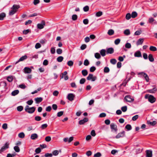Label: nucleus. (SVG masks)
<instances>
[{"label": "nucleus", "mask_w": 157, "mask_h": 157, "mask_svg": "<svg viewBox=\"0 0 157 157\" xmlns=\"http://www.w3.org/2000/svg\"><path fill=\"white\" fill-rule=\"evenodd\" d=\"M41 151V149L40 148L38 147L36 148L35 150V151L36 154L40 153Z\"/></svg>", "instance_id": "e2e57ef3"}, {"label": "nucleus", "mask_w": 157, "mask_h": 157, "mask_svg": "<svg viewBox=\"0 0 157 157\" xmlns=\"http://www.w3.org/2000/svg\"><path fill=\"white\" fill-rule=\"evenodd\" d=\"M27 56L26 55H25L21 57L15 63V64H16L26 59L27 58Z\"/></svg>", "instance_id": "4468645a"}, {"label": "nucleus", "mask_w": 157, "mask_h": 157, "mask_svg": "<svg viewBox=\"0 0 157 157\" xmlns=\"http://www.w3.org/2000/svg\"><path fill=\"white\" fill-rule=\"evenodd\" d=\"M44 156L45 157H52V153H47L45 154Z\"/></svg>", "instance_id": "4d7b16f0"}, {"label": "nucleus", "mask_w": 157, "mask_h": 157, "mask_svg": "<svg viewBox=\"0 0 157 157\" xmlns=\"http://www.w3.org/2000/svg\"><path fill=\"white\" fill-rule=\"evenodd\" d=\"M148 100L150 102L153 103L156 101V98L153 96L151 95L148 97Z\"/></svg>", "instance_id": "20e7f679"}, {"label": "nucleus", "mask_w": 157, "mask_h": 157, "mask_svg": "<svg viewBox=\"0 0 157 157\" xmlns=\"http://www.w3.org/2000/svg\"><path fill=\"white\" fill-rule=\"evenodd\" d=\"M146 157H152V151L150 150H147L146 151Z\"/></svg>", "instance_id": "9d476101"}, {"label": "nucleus", "mask_w": 157, "mask_h": 157, "mask_svg": "<svg viewBox=\"0 0 157 157\" xmlns=\"http://www.w3.org/2000/svg\"><path fill=\"white\" fill-rule=\"evenodd\" d=\"M110 128L112 130V131L114 130L115 132H117V126L116 124L114 123H111L110 125Z\"/></svg>", "instance_id": "423d86ee"}, {"label": "nucleus", "mask_w": 157, "mask_h": 157, "mask_svg": "<svg viewBox=\"0 0 157 157\" xmlns=\"http://www.w3.org/2000/svg\"><path fill=\"white\" fill-rule=\"evenodd\" d=\"M102 14V12L101 11H98L96 13V16L97 17H100Z\"/></svg>", "instance_id": "5fc2aeb1"}, {"label": "nucleus", "mask_w": 157, "mask_h": 157, "mask_svg": "<svg viewBox=\"0 0 157 157\" xmlns=\"http://www.w3.org/2000/svg\"><path fill=\"white\" fill-rule=\"evenodd\" d=\"M124 99L126 101L131 102H133L134 100V99L133 98H132L130 95H127L125 96Z\"/></svg>", "instance_id": "39448f33"}, {"label": "nucleus", "mask_w": 157, "mask_h": 157, "mask_svg": "<svg viewBox=\"0 0 157 157\" xmlns=\"http://www.w3.org/2000/svg\"><path fill=\"white\" fill-rule=\"evenodd\" d=\"M30 32V30L29 29L25 30L23 31V33L25 34H27Z\"/></svg>", "instance_id": "bf43d9fd"}, {"label": "nucleus", "mask_w": 157, "mask_h": 157, "mask_svg": "<svg viewBox=\"0 0 157 157\" xmlns=\"http://www.w3.org/2000/svg\"><path fill=\"white\" fill-rule=\"evenodd\" d=\"M105 52H106V51L104 49H102L100 51V54L103 57H104L105 56V55H106Z\"/></svg>", "instance_id": "412c9836"}, {"label": "nucleus", "mask_w": 157, "mask_h": 157, "mask_svg": "<svg viewBox=\"0 0 157 157\" xmlns=\"http://www.w3.org/2000/svg\"><path fill=\"white\" fill-rule=\"evenodd\" d=\"M117 62L116 60L115 59H112L110 60V63L113 65L115 64Z\"/></svg>", "instance_id": "72a5a7b5"}, {"label": "nucleus", "mask_w": 157, "mask_h": 157, "mask_svg": "<svg viewBox=\"0 0 157 157\" xmlns=\"http://www.w3.org/2000/svg\"><path fill=\"white\" fill-rule=\"evenodd\" d=\"M147 123L148 124H150L151 125L153 126L156 124V122L155 121H153L152 122L147 121Z\"/></svg>", "instance_id": "7c9ffc66"}, {"label": "nucleus", "mask_w": 157, "mask_h": 157, "mask_svg": "<svg viewBox=\"0 0 157 157\" xmlns=\"http://www.w3.org/2000/svg\"><path fill=\"white\" fill-rule=\"evenodd\" d=\"M23 107L21 105L18 106L17 107V111L19 112L23 110Z\"/></svg>", "instance_id": "4c0bfd02"}, {"label": "nucleus", "mask_w": 157, "mask_h": 157, "mask_svg": "<svg viewBox=\"0 0 157 157\" xmlns=\"http://www.w3.org/2000/svg\"><path fill=\"white\" fill-rule=\"evenodd\" d=\"M125 136V132L124 131L119 133L116 136V138L117 139L122 137Z\"/></svg>", "instance_id": "1a4fd4ad"}, {"label": "nucleus", "mask_w": 157, "mask_h": 157, "mask_svg": "<svg viewBox=\"0 0 157 157\" xmlns=\"http://www.w3.org/2000/svg\"><path fill=\"white\" fill-rule=\"evenodd\" d=\"M82 75L84 76H86L88 74V72L85 69L82 70Z\"/></svg>", "instance_id": "473e14b6"}, {"label": "nucleus", "mask_w": 157, "mask_h": 157, "mask_svg": "<svg viewBox=\"0 0 157 157\" xmlns=\"http://www.w3.org/2000/svg\"><path fill=\"white\" fill-rule=\"evenodd\" d=\"M83 9L85 12L88 11L89 10V7L88 6H86L84 7Z\"/></svg>", "instance_id": "13d9d810"}, {"label": "nucleus", "mask_w": 157, "mask_h": 157, "mask_svg": "<svg viewBox=\"0 0 157 157\" xmlns=\"http://www.w3.org/2000/svg\"><path fill=\"white\" fill-rule=\"evenodd\" d=\"M52 155L57 156L59 154V151L57 150L53 151L52 152Z\"/></svg>", "instance_id": "f704fd0d"}, {"label": "nucleus", "mask_w": 157, "mask_h": 157, "mask_svg": "<svg viewBox=\"0 0 157 157\" xmlns=\"http://www.w3.org/2000/svg\"><path fill=\"white\" fill-rule=\"evenodd\" d=\"M51 140V138L50 136H47L45 138V140L47 142H49Z\"/></svg>", "instance_id": "603ef678"}, {"label": "nucleus", "mask_w": 157, "mask_h": 157, "mask_svg": "<svg viewBox=\"0 0 157 157\" xmlns=\"http://www.w3.org/2000/svg\"><path fill=\"white\" fill-rule=\"evenodd\" d=\"M134 55L136 57H140L142 56L141 52L139 51L136 52L134 53Z\"/></svg>", "instance_id": "6ab92c4d"}, {"label": "nucleus", "mask_w": 157, "mask_h": 157, "mask_svg": "<svg viewBox=\"0 0 157 157\" xmlns=\"http://www.w3.org/2000/svg\"><path fill=\"white\" fill-rule=\"evenodd\" d=\"M131 15L130 13H128L126 15V18L127 20H128L131 18Z\"/></svg>", "instance_id": "ea45409f"}, {"label": "nucleus", "mask_w": 157, "mask_h": 157, "mask_svg": "<svg viewBox=\"0 0 157 157\" xmlns=\"http://www.w3.org/2000/svg\"><path fill=\"white\" fill-rule=\"evenodd\" d=\"M142 76H143L145 78L147 82H148L149 81V78L147 75L145 73L141 72L140 73Z\"/></svg>", "instance_id": "f8f14e48"}, {"label": "nucleus", "mask_w": 157, "mask_h": 157, "mask_svg": "<svg viewBox=\"0 0 157 157\" xmlns=\"http://www.w3.org/2000/svg\"><path fill=\"white\" fill-rule=\"evenodd\" d=\"M63 58L62 56H60L58 57L57 58V60L58 62H61L63 60Z\"/></svg>", "instance_id": "2f4dec72"}, {"label": "nucleus", "mask_w": 157, "mask_h": 157, "mask_svg": "<svg viewBox=\"0 0 157 157\" xmlns=\"http://www.w3.org/2000/svg\"><path fill=\"white\" fill-rule=\"evenodd\" d=\"M107 33L110 36L112 35L114 33V31L112 29H109V30Z\"/></svg>", "instance_id": "b1692460"}, {"label": "nucleus", "mask_w": 157, "mask_h": 157, "mask_svg": "<svg viewBox=\"0 0 157 157\" xmlns=\"http://www.w3.org/2000/svg\"><path fill=\"white\" fill-rule=\"evenodd\" d=\"M125 128L128 131H129L132 129V127L130 124H128L125 126Z\"/></svg>", "instance_id": "c9c22d12"}, {"label": "nucleus", "mask_w": 157, "mask_h": 157, "mask_svg": "<svg viewBox=\"0 0 157 157\" xmlns=\"http://www.w3.org/2000/svg\"><path fill=\"white\" fill-rule=\"evenodd\" d=\"M109 69L108 67H105L104 68V71L105 73H108L109 72Z\"/></svg>", "instance_id": "37998d69"}, {"label": "nucleus", "mask_w": 157, "mask_h": 157, "mask_svg": "<svg viewBox=\"0 0 157 157\" xmlns=\"http://www.w3.org/2000/svg\"><path fill=\"white\" fill-rule=\"evenodd\" d=\"M19 91L18 90H15L13 91L11 93V95L12 96H14L17 95L19 93Z\"/></svg>", "instance_id": "4be33fe9"}, {"label": "nucleus", "mask_w": 157, "mask_h": 157, "mask_svg": "<svg viewBox=\"0 0 157 157\" xmlns=\"http://www.w3.org/2000/svg\"><path fill=\"white\" fill-rule=\"evenodd\" d=\"M96 70V68L94 66L91 67L90 68V71L91 72H94Z\"/></svg>", "instance_id": "774afa93"}, {"label": "nucleus", "mask_w": 157, "mask_h": 157, "mask_svg": "<svg viewBox=\"0 0 157 157\" xmlns=\"http://www.w3.org/2000/svg\"><path fill=\"white\" fill-rule=\"evenodd\" d=\"M9 147V144L6 142V143L1 148V150H0V152H2L4 151H5L6 149L8 148Z\"/></svg>", "instance_id": "0eeeda50"}, {"label": "nucleus", "mask_w": 157, "mask_h": 157, "mask_svg": "<svg viewBox=\"0 0 157 157\" xmlns=\"http://www.w3.org/2000/svg\"><path fill=\"white\" fill-rule=\"evenodd\" d=\"M35 108L34 107H29V106L27 105L25 108V111L29 113H32L34 112L35 110Z\"/></svg>", "instance_id": "f257e3e1"}, {"label": "nucleus", "mask_w": 157, "mask_h": 157, "mask_svg": "<svg viewBox=\"0 0 157 157\" xmlns=\"http://www.w3.org/2000/svg\"><path fill=\"white\" fill-rule=\"evenodd\" d=\"M67 64L69 66L71 67L73 65V62L71 60H70L67 62Z\"/></svg>", "instance_id": "a19ab883"}, {"label": "nucleus", "mask_w": 157, "mask_h": 157, "mask_svg": "<svg viewBox=\"0 0 157 157\" xmlns=\"http://www.w3.org/2000/svg\"><path fill=\"white\" fill-rule=\"evenodd\" d=\"M149 49L150 50L152 51H155L157 50L156 48L154 46H151L150 47Z\"/></svg>", "instance_id": "e433bc0d"}, {"label": "nucleus", "mask_w": 157, "mask_h": 157, "mask_svg": "<svg viewBox=\"0 0 157 157\" xmlns=\"http://www.w3.org/2000/svg\"><path fill=\"white\" fill-rule=\"evenodd\" d=\"M124 33L125 35H128L130 34V30L128 29H126L124 31Z\"/></svg>", "instance_id": "393cba45"}, {"label": "nucleus", "mask_w": 157, "mask_h": 157, "mask_svg": "<svg viewBox=\"0 0 157 157\" xmlns=\"http://www.w3.org/2000/svg\"><path fill=\"white\" fill-rule=\"evenodd\" d=\"M137 13L135 12H133L131 14V17L132 18H135L136 17H137Z\"/></svg>", "instance_id": "bb28decb"}, {"label": "nucleus", "mask_w": 157, "mask_h": 157, "mask_svg": "<svg viewBox=\"0 0 157 157\" xmlns=\"http://www.w3.org/2000/svg\"><path fill=\"white\" fill-rule=\"evenodd\" d=\"M77 18V16L76 14H74L72 15V19L74 20H76Z\"/></svg>", "instance_id": "6e6d98bb"}, {"label": "nucleus", "mask_w": 157, "mask_h": 157, "mask_svg": "<svg viewBox=\"0 0 157 157\" xmlns=\"http://www.w3.org/2000/svg\"><path fill=\"white\" fill-rule=\"evenodd\" d=\"M33 102V101L32 100H30L27 101L26 102V103L29 105H31Z\"/></svg>", "instance_id": "338daca9"}, {"label": "nucleus", "mask_w": 157, "mask_h": 157, "mask_svg": "<svg viewBox=\"0 0 157 157\" xmlns=\"http://www.w3.org/2000/svg\"><path fill=\"white\" fill-rule=\"evenodd\" d=\"M24 72L25 73L29 74L32 71L31 69L29 67H25L24 69Z\"/></svg>", "instance_id": "f3484780"}, {"label": "nucleus", "mask_w": 157, "mask_h": 157, "mask_svg": "<svg viewBox=\"0 0 157 157\" xmlns=\"http://www.w3.org/2000/svg\"><path fill=\"white\" fill-rule=\"evenodd\" d=\"M63 113H64V112L62 111L59 112L57 113V116L58 117H60L63 114Z\"/></svg>", "instance_id": "864d4df0"}, {"label": "nucleus", "mask_w": 157, "mask_h": 157, "mask_svg": "<svg viewBox=\"0 0 157 157\" xmlns=\"http://www.w3.org/2000/svg\"><path fill=\"white\" fill-rule=\"evenodd\" d=\"M144 41V38H140L137 41L136 44L137 46L141 45Z\"/></svg>", "instance_id": "dca6fc26"}, {"label": "nucleus", "mask_w": 157, "mask_h": 157, "mask_svg": "<svg viewBox=\"0 0 157 157\" xmlns=\"http://www.w3.org/2000/svg\"><path fill=\"white\" fill-rule=\"evenodd\" d=\"M84 64L85 66H88L89 64L88 60L87 59H85L84 61Z\"/></svg>", "instance_id": "69168bd1"}, {"label": "nucleus", "mask_w": 157, "mask_h": 157, "mask_svg": "<svg viewBox=\"0 0 157 157\" xmlns=\"http://www.w3.org/2000/svg\"><path fill=\"white\" fill-rule=\"evenodd\" d=\"M148 59L151 62H153L154 61V59L153 57L152 54H150L148 56Z\"/></svg>", "instance_id": "5701e85b"}, {"label": "nucleus", "mask_w": 157, "mask_h": 157, "mask_svg": "<svg viewBox=\"0 0 157 157\" xmlns=\"http://www.w3.org/2000/svg\"><path fill=\"white\" fill-rule=\"evenodd\" d=\"M35 119L37 121H39L41 120V117L38 116H36L35 117Z\"/></svg>", "instance_id": "0e129e2a"}, {"label": "nucleus", "mask_w": 157, "mask_h": 157, "mask_svg": "<svg viewBox=\"0 0 157 157\" xmlns=\"http://www.w3.org/2000/svg\"><path fill=\"white\" fill-rule=\"evenodd\" d=\"M18 137L21 138H23L25 136V134L23 132L19 133L18 135Z\"/></svg>", "instance_id": "cd10ccee"}, {"label": "nucleus", "mask_w": 157, "mask_h": 157, "mask_svg": "<svg viewBox=\"0 0 157 157\" xmlns=\"http://www.w3.org/2000/svg\"><path fill=\"white\" fill-rule=\"evenodd\" d=\"M14 149L16 152H18L20 151V150L19 147L17 146H15L14 147Z\"/></svg>", "instance_id": "c03bdc74"}, {"label": "nucleus", "mask_w": 157, "mask_h": 157, "mask_svg": "<svg viewBox=\"0 0 157 157\" xmlns=\"http://www.w3.org/2000/svg\"><path fill=\"white\" fill-rule=\"evenodd\" d=\"M48 125L47 124H42L41 125L40 128L42 129H45V128H46L48 127Z\"/></svg>", "instance_id": "58836bf2"}, {"label": "nucleus", "mask_w": 157, "mask_h": 157, "mask_svg": "<svg viewBox=\"0 0 157 157\" xmlns=\"http://www.w3.org/2000/svg\"><path fill=\"white\" fill-rule=\"evenodd\" d=\"M95 57L97 59H99L101 58V56L100 54L98 53H96L94 54Z\"/></svg>", "instance_id": "c756f323"}, {"label": "nucleus", "mask_w": 157, "mask_h": 157, "mask_svg": "<svg viewBox=\"0 0 157 157\" xmlns=\"http://www.w3.org/2000/svg\"><path fill=\"white\" fill-rule=\"evenodd\" d=\"M41 47V45L39 43H37L35 45V48L36 49L40 48Z\"/></svg>", "instance_id": "09e8293b"}, {"label": "nucleus", "mask_w": 157, "mask_h": 157, "mask_svg": "<svg viewBox=\"0 0 157 157\" xmlns=\"http://www.w3.org/2000/svg\"><path fill=\"white\" fill-rule=\"evenodd\" d=\"M38 136L36 133H33L31 135L30 138L31 139L34 140L37 138Z\"/></svg>", "instance_id": "aec40b11"}, {"label": "nucleus", "mask_w": 157, "mask_h": 157, "mask_svg": "<svg viewBox=\"0 0 157 157\" xmlns=\"http://www.w3.org/2000/svg\"><path fill=\"white\" fill-rule=\"evenodd\" d=\"M122 111L123 112H126L127 110V106H123L121 108Z\"/></svg>", "instance_id": "de8ad7c7"}, {"label": "nucleus", "mask_w": 157, "mask_h": 157, "mask_svg": "<svg viewBox=\"0 0 157 157\" xmlns=\"http://www.w3.org/2000/svg\"><path fill=\"white\" fill-rule=\"evenodd\" d=\"M138 117H139V116L138 115H136L135 116H133L132 117V120L133 121H135L138 118Z\"/></svg>", "instance_id": "052dcab7"}, {"label": "nucleus", "mask_w": 157, "mask_h": 157, "mask_svg": "<svg viewBox=\"0 0 157 157\" xmlns=\"http://www.w3.org/2000/svg\"><path fill=\"white\" fill-rule=\"evenodd\" d=\"M16 12V10H15L12 9V10H11L9 12V14L10 15H12L14 14Z\"/></svg>", "instance_id": "680f3d73"}, {"label": "nucleus", "mask_w": 157, "mask_h": 157, "mask_svg": "<svg viewBox=\"0 0 157 157\" xmlns=\"http://www.w3.org/2000/svg\"><path fill=\"white\" fill-rule=\"evenodd\" d=\"M120 41L121 40L120 39H117L115 40L114 43L116 45H118L120 43Z\"/></svg>", "instance_id": "79ce46f5"}, {"label": "nucleus", "mask_w": 157, "mask_h": 157, "mask_svg": "<svg viewBox=\"0 0 157 157\" xmlns=\"http://www.w3.org/2000/svg\"><path fill=\"white\" fill-rule=\"evenodd\" d=\"M114 52V50L112 48H109L107 49V54H113Z\"/></svg>", "instance_id": "2eb2a0df"}, {"label": "nucleus", "mask_w": 157, "mask_h": 157, "mask_svg": "<svg viewBox=\"0 0 157 157\" xmlns=\"http://www.w3.org/2000/svg\"><path fill=\"white\" fill-rule=\"evenodd\" d=\"M45 25V22L44 21H41V23L38 24L37 25V27L39 29H42L44 28V26Z\"/></svg>", "instance_id": "6e6552de"}, {"label": "nucleus", "mask_w": 157, "mask_h": 157, "mask_svg": "<svg viewBox=\"0 0 157 157\" xmlns=\"http://www.w3.org/2000/svg\"><path fill=\"white\" fill-rule=\"evenodd\" d=\"M152 87L153 88L151 89L147 90V92L150 93H155L157 91V87L155 85L153 86Z\"/></svg>", "instance_id": "f03ea898"}, {"label": "nucleus", "mask_w": 157, "mask_h": 157, "mask_svg": "<svg viewBox=\"0 0 157 157\" xmlns=\"http://www.w3.org/2000/svg\"><path fill=\"white\" fill-rule=\"evenodd\" d=\"M56 52L58 54H60L62 52V50L60 48H58L56 50Z\"/></svg>", "instance_id": "3c124183"}, {"label": "nucleus", "mask_w": 157, "mask_h": 157, "mask_svg": "<svg viewBox=\"0 0 157 157\" xmlns=\"http://www.w3.org/2000/svg\"><path fill=\"white\" fill-rule=\"evenodd\" d=\"M97 79L96 76H93V74H90L87 78V79L88 80H91L92 81H94Z\"/></svg>", "instance_id": "7ed1b4c3"}, {"label": "nucleus", "mask_w": 157, "mask_h": 157, "mask_svg": "<svg viewBox=\"0 0 157 157\" xmlns=\"http://www.w3.org/2000/svg\"><path fill=\"white\" fill-rule=\"evenodd\" d=\"M125 47L128 48H130L131 47V44L130 43H127L125 44Z\"/></svg>", "instance_id": "49530a36"}, {"label": "nucleus", "mask_w": 157, "mask_h": 157, "mask_svg": "<svg viewBox=\"0 0 157 157\" xmlns=\"http://www.w3.org/2000/svg\"><path fill=\"white\" fill-rule=\"evenodd\" d=\"M5 17L6 14L4 13H2L0 14V20H3Z\"/></svg>", "instance_id": "c85d7f7f"}, {"label": "nucleus", "mask_w": 157, "mask_h": 157, "mask_svg": "<svg viewBox=\"0 0 157 157\" xmlns=\"http://www.w3.org/2000/svg\"><path fill=\"white\" fill-rule=\"evenodd\" d=\"M74 97L75 96L73 94L70 93L68 94L67 98L69 100L72 101L74 100Z\"/></svg>", "instance_id": "9b49d317"}, {"label": "nucleus", "mask_w": 157, "mask_h": 157, "mask_svg": "<svg viewBox=\"0 0 157 157\" xmlns=\"http://www.w3.org/2000/svg\"><path fill=\"white\" fill-rule=\"evenodd\" d=\"M88 121V118H87L85 117L84 118L83 120H80L79 121V124L80 125L83 124H84L85 123L87 122Z\"/></svg>", "instance_id": "ddd939ff"}, {"label": "nucleus", "mask_w": 157, "mask_h": 157, "mask_svg": "<svg viewBox=\"0 0 157 157\" xmlns=\"http://www.w3.org/2000/svg\"><path fill=\"white\" fill-rule=\"evenodd\" d=\"M101 156V154L100 152H97L94 155V157H100Z\"/></svg>", "instance_id": "8fccbe9b"}, {"label": "nucleus", "mask_w": 157, "mask_h": 157, "mask_svg": "<svg viewBox=\"0 0 157 157\" xmlns=\"http://www.w3.org/2000/svg\"><path fill=\"white\" fill-rule=\"evenodd\" d=\"M36 103L37 104L39 103L42 101L43 99L41 97L37 98L35 99Z\"/></svg>", "instance_id": "a211bd4d"}, {"label": "nucleus", "mask_w": 157, "mask_h": 157, "mask_svg": "<svg viewBox=\"0 0 157 157\" xmlns=\"http://www.w3.org/2000/svg\"><path fill=\"white\" fill-rule=\"evenodd\" d=\"M7 80L9 82H11L13 80V77L12 76H10L7 77Z\"/></svg>", "instance_id": "a18cd8bd"}, {"label": "nucleus", "mask_w": 157, "mask_h": 157, "mask_svg": "<svg viewBox=\"0 0 157 157\" xmlns=\"http://www.w3.org/2000/svg\"><path fill=\"white\" fill-rule=\"evenodd\" d=\"M19 7L20 6L19 5H14L12 7V9L17 11V10L19 8Z\"/></svg>", "instance_id": "a878e982"}]
</instances>
